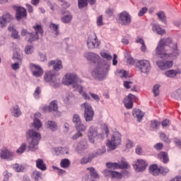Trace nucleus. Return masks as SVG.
<instances>
[{
  "label": "nucleus",
  "mask_w": 181,
  "mask_h": 181,
  "mask_svg": "<svg viewBox=\"0 0 181 181\" xmlns=\"http://www.w3.org/2000/svg\"><path fill=\"white\" fill-rule=\"evenodd\" d=\"M33 29L35 30V33H28V30L23 29L21 31L22 36H26V35H29V39L28 42L29 43H32V42H35V40H39V35L38 33H40V35H43V28H42V25H36L33 26Z\"/></svg>",
  "instance_id": "nucleus-1"
},
{
  "label": "nucleus",
  "mask_w": 181,
  "mask_h": 181,
  "mask_svg": "<svg viewBox=\"0 0 181 181\" xmlns=\"http://www.w3.org/2000/svg\"><path fill=\"white\" fill-rule=\"evenodd\" d=\"M26 134L27 138H32V141L29 145V148L30 151H36V149H37V145H39V141L42 138L40 134L33 130H28Z\"/></svg>",
  "instance_id": "nucleus-2"
},
{
  "label": "nucleus",
  "mask_w": 181,
  "mask_h": 181,
  "mask_svg": "<svg viewBox=\"0 0 181 181\" xmlns=\"http://www.w3.org/2000/svg\"><path fill=\"white\" fill-rule=\"evenodd\" d=\"M172 39L170 38H163L159 41V43L156 49V55L162 54L165 56V50H168L172 47Z\"/></svg>",
  "instance_id": "nucleus-3"
},
{
  "label": "nucleus",
  "mask_w": 181,
  "mask_h": 181,
  "mask_svg": "<svg viewBox=\"0 0 181 181\" xmlns=\"http://www.w3.org/2000/svg\"><path fill=\"white\" fill-rule=\"evenodd\" d=\"M173 46H174L173 48H170L164 51V55H162V54H157L156 56H157V57H160V59H168V57L176 59V57H179V54H180V51L177 49V43H174Z\"/></svg>",
  "instance_id": "nucleus-4"
},
{
  "label": "nucleus",
  "mask_w": 181,
  "mask_h": 181,
  "mask_svg": "<svg viewBox=\"0 0 181 181\" xmlns=\"http://www.w3.org/2000/svg\"><path fill=\"white\" fill-rule=\"evenodd\" d=\"M121 134L119 132H115L113 134L111 135L110 139L107 141L106 144V146L114 151L117 149V146L121 145Z\"/></svg>",
  "instance_id": "nucleus-5"
},
{
  "label": "nucleus",
  "mask_w": 181,
  "mask_h": 181,
  "mask_svg": "<svg viewBox=\"0 0 181 181\" xmlns=\"http://www.w3.org/2000/svg\"><path fill=\"white\" fill-rule=\"evenodd\" d=\"M136 67L139 69L141 73H146L148 74L151 71V62L146 59L139 60L136 62Z\"/></svg>",
  "instance_id": "nucleus-6"
},
{
  "label": "nucleus",
  "mask_w": 181,
  "mask_h": 181,
  "mask_svg": "<svg viewBox=\"0 0 181 181\" xmlns=\"http://www.w3.org/2000/svg\"><path fill=\"white\" fill-rule=\"evenodd\" d=\"M107 69L103 68L101 65H98V66L95 67L92 71V76L94 78H97L98 80H103V78H105V76H107Z\"/></svg>",
  "instance_id": "nucleus-7"
},
{
  "label": "nucleus",
  "mask_w": 181,
  "mask_h": 181,
  "mask_svg": "<svg viewBox=\"0 0 181 181\" xmlns=\"http://www.w3.org/2000/svg\"><path fill=\"white\" fill-rule=\"evenodd\" d=\"M107 168L109 169H128L129 168V165L127 161H125L124 158H122L118 163H106Z\"/></svg>",
  "instance_id": "nucleus-8"
},
{
  "label": "nucleus",
  "mask_w": 181,
  "mask_h": 181,
  "mask_svg": "<svg viewBox=\"0 0 181 181\" xmlns=\"http://www.w3.org/2000/svg\"><path fill=\"white\" fill-rule=\"evenodd\" d=\"M82 108H85V119L86 122L90 121H93V117H94V111L93 110V107H91V105L88 103H85L81 105Z\"/></svg>",
  "instance_id": "nucleus-9"
},
{
  "label": "nucleus",
  "mask_w": 181,
  "mask_h": 181,
  "mask_svg": "<svg viewBox=\"0 0 181 181\" xmlns=\"http://www.w3.org/2000/svg\"><path fill=\"white\" fill-rule=\"evenodd\" d=\"M119 23L120 25H123L124 26H128V25H131L132 17L131 15L129 14L127 11H123L119 15Z\"/></svg>",
  "instance_id": "nucleus-10"
},
{
  "label": "nucleus",
  "mask_w": 181,
  "mask_h": 181,
  "mask_svg": "<svg viewBox=\"0 0 181 181\" xmlns=\"http://www.w3.org/2000/svg\"><path fill=\"white\" fill-rule=\"evenodd\" d=\"M98 136H100V134L98 133V128L91 126L88 129V137L91 142V144H95V138Z\"/></svg>",
  "instance_id": "nucleus-11"
},
{
  "label": "nucleus",
  "mask_w": 181,
  "mask_h": 181,
  "mask_svg": "<svg viewBox=\"0 0 181 181\" xmlns=\"http://www.w3.org/2000/svg\"><path fill=\"white\" fill-rule=\"evenodd\" d=\"M100 41H98L95 33H92L89 35L87 41L88 47L89 49H95L100 46Z\"/></svg>",
  "instance_id": "nucleus-12"
},
{
  "label": "nucleus",
  "mask_w": 181,
  "mask_h": 181,
  "mask_svg": "<svg viewBox=\"0 0 181 181\" xmlns=\"http://www.w3.org/2000/svg\"><path fill=\"white\" fill-rule=\"evenodd\" d=\"M76 80H77V75L75 74H67L65 75V78L63 79V83L66 86H70V84H73V86L76 83Z\"/></svg>",
  "instance_id": "nucleus-13"
},
{
  "label": "nucleus",
  "mask_w": 181,
  "mask_h": 181,
  "mask_svg": "<svg viewBox=\"0 0 181 181\" xmlns=\"http://www.w3.org/2000/svg\"><path fill=\"white\" fill-rule=\"evenodd\" d=\"M134 101H136L138 100V98H136V96H135L134 95H132L131 93H129L127 96V98H125L124 100V105L126 107V108H127L128 110L132 108V107H134Z\"/></svg>",
  "instance_id": "nucleus-14"
},
{
  "label": "nucleus",
  "mask_w": 181,
  "mask_h": 181,
  "mask_svg": "<svg viewBox=\"0 0 181 181\" xmlns=\"http://www.w3.org/2000/svg\"><path fill=\"white\" fill-rule=\"evenodd\" d=\"M12 21H13V16L8 13H6L1 17H0V26L4 28L6 26L7 23L12 22Z\"/></svg>",
  "instance_id": "nucleus-15"
},
{
  "label": "nucleus",
  "mask_w": 181,
  "mask_h": 181,
  "mask_svg": "<svg viewBox=\"0 0 181 181\" xmlns=\"http://www.w3.org/2000/svg\"><path fill=\"white\" fill-rule=\"evenodd\" d=\"M148 166V164L145 160H137V162L134 165V168L136 170V172H144L145 169H146V167Z\"/></svg>",
  "instance_id": "nucleus-16"
},
{
  "label": "nucleus",
  "mask_w": 181,
  "mask_h": 181,
  "mask_svg": "<svg viewBox=\"0 0 181 181\" xmlns=\"http://www.w3.org/2000/svg\"><path fill=\"white\" fill-rule=\"evenodd\" d=\"M51 66H53V69L56 71H59V70H62V69H63V64L62 63V61L59 59L52 60L49 62L48 66L51 67Z\"/></svg>",
  "instance_id": "nucleus-17"
},
{
  "label": "nucleus",
  "mask_w": 181,
  "mask_h": 181,
  "mask_svg": "<svg viewBox=\"0 0 181 181\" xmlns=\"http://www.w3.org/2000/svg\"><path fill=\"white\" fill-rule=\"evenodd\" d=\"M156 64L160 70H167V69H170L173 66V62L172 61H157Z\"/></svg>",
  "instance_id": "nucleus-18"
},
{
  "label": "nucleus",
  "mask_w": 181,
  "mask_h": 181,
  "mask_svg": "<svg viewBox=\"0 0 181 181\" xmlns=\"http://www.w3.org/2000/svg\"><path fill=\"white\" fill-rule=\"evenodd\" d=\"M31 70L34 77H41V76H43V69L39 65L33 64Z\"/></svg>",
  "instance_id": "nucleus-19"
},
{
  "label": "nucleus",
  "mask_w": 181,
  "mask_h": 181,
  "mask_svg": "<svg viewBox=\"0 0 181 181\" xmlns=\"http://www.w3.org/2000/svg\"><path fill=\"white\" fill-rule=\"evenodd\" d=\"M84 56L87 60L93 62V63H98L100 60V55L93 52H86Z\"/></svg>",
  "instance_id": "nucleus-20"
},
{
  "label": "nucleus",
  "mask_w": 181,
  "mask_h": 181,
  "mask_svg": "<svg viewBox=\"0 0 181 181\" xmlns=\"http://www.w3.org/2000/svg\"><path fill=\"white\" fill-rule=\"evenodd\" d=\"M0 156L1 159H12L13 158V153L6 148H3L1 151Z\"/></svg>",
  "instance_id": "nucleus-21"
},
{
  "label": "nucleus",
  "mask_w": 181,
  "mask_h": 181,
  "mask_svg": "<svg viewBox=\"0 0 181 181\" xmlns=\"http://www.w3.org/2000/svg\"><path fill=\"white\" fill-rule=\"evenodd\" d=\"M74 90L78 91L79 94L83 97L85 100H90V96L83 90V86L78 84H74Z\"/></svg>",
  "instance_id": "nucleus-22"
},
{
  "label": "nucleus",
  "mask_w": 181,
  "mask_h": 181,
  "mask_svg": "<svg viewBox=\"0 0 181 181\" xmlns=\"http://www.w3.org/2000/svg\"><path fill=\"white\" fill-rule=\"evenodd\" d=\"M26 16H27L26 8L23 7H18L16 9V18L18 21L23 19V18H26Z\"/></svg>",
  "instance_id": "nucleus-23"
},
{
  "label": "nucleus",
  "mask_w": 181,
  "mask_h": 181,
  "mask_svg": "<svg viewBox=\"0 0 181 181\" xmlns=\"http://www.w3.org/2000/svg\"><path fill=\"white\" fill-rule=\"evenodd\" d=\"M103 173L105 176H111V177H115L116 179H121L122 177V174L117 172V171H111L109 170H105Z\"/></svg>",
  "instance_id": "nucleus-24"
},
{
  "label": "nucleus",
  "mask_w": 181,
  "mask_h": 181,
  "mask_svg": "<svg viewBox=\"0 0 181 181\" xmlns=\"http://www.w3.org/2000/svg\"><path fill=\"white\" fill-rule=\"evenodd\" d=\"M57 107V101L53 100L49 103V107H43V110L45 112H47L49 111V112H52V111H57L58 110Z\"/></svg>",
  "instance_id": "nucleus-25"
},
{
  "label": "nucleus",
  "mask_w": 181,
  "mask_h": 181,
  "mask_svg": "<svg viewBox=\"0 0 181 181\" xmlns=\"http://www.w3.org/2000/svg\"><path fill=\"white\" fill-rule=\"evenodd\" d=\"M23 59V57L22 56V51H14L13 60L14 62H17L18 63L22 64V60Z\"/></svg>",
  "instance_id": "nucleus-26"
},
{
  "label": "nucleus",
  "mask_w": 181,
  "mask_h": 181,
  "mask_svg": "<svg viewBox=\"0 0 181 181\" xmlns=\"http://www.w3.org/2000/svg\"><path fill=\"white\" fill-rule=\"evenodd\" d=\"M181 71L179 69H176V70H168L166 71L165 72V75L166 76V77H169L170 78H175V77L177 76V74H180Z\"/></svg>",
  "instance_id": "nucleus-27"
},
{
  "label": "nucleus",
  "mask_w": 181,
  "mask_h": 181,
  "mask_svg": "<svg viewBox=\"0 0 181 181\" xmlns=\"http://www.w3.org/2000/svg\"><path fill=\"white\" fill-rule=\"evenodd\" d=\"M40 117V113H35V119L33 121V127L35 129H39L42 128V122L40 120L37 119Z\"/></svg>",
  "instance_id": "nucleus-28"
},
{
  "label": "nucleus",
  "mask_w": 181,
  "mask_h": 181,
  "mask_svg": "<svg viewBox=\"0 0 181 181\" xmlns=\"http://www.w3.org/2000/svg\"><path fill=\"white\" fill-rule=\"evenodd\" d=\"M149 172L153 176H158L160 173V168H158L156 165H152L149 167Z\"/></svg>",
  "instance_id": "nucleus-29"
},
{
  "label": "nucleus",
  "mask_w": 181,
  "mask_h": 181,
  "mask_svg": "<svg viewBox=\"0 0 181 181\" xmlns=\"http://www.w3.org/2000/svg\"><path fill=\"white\" fill-rule=\"evenodd\" d=\"M8 32H11V37H13V39H21V36L19 35V33L18 32V30H16V29H15V28H13V26L10 25L8 27Z\"/></svg>",
  "instance_id": "nucleus-30"
},
{
  "label": "nucleus",
  "mask_w": 181,
  "mask_h": 181,
  "mask_svg": "<svg viewBox=\"0 0 181 181\" xmlns=\"http://www.w3.org/2000/svg\"><path fill=\"white\" fill-rule=\"evenodd\" d=\"M158 159H160L163 162V163H168L169 162V156L168 153L165 151H161L158 154Z\"/></svg>",
  "instance_id": "nucleus-31"
},
{
  "label": "nucleus",
  "mask_w": 181,
  "mask_h": 181,
  "mask_svg": "<svg viewBox=\"0 0 181 181\" xmlns=\"http://www.w3.org/2000/svg\"><path fill=\"white\" fill-rule=\"evenodd\" d=\"M132 114L134 117L137 118L139 122H141L144 117V112H142L139 109H134Z\"/></svg>",
  "instance_id": "nucleus-32"
},
{
  "label": "nucleus",
  "mask_w": 181,
  "mask_h": 181,
  "mask_svg": "<svg viewBox=\"0 0 181 181\" xmlns=\"http://www.w3.org/2000/svg\"><path fill=\"white\" fill-rule=\"evenodd\" d=\"M152 29L153 32H156L158 35H165V33H166V31L163 30L158 24H153Z\"/></svg>",
  "instance_id": "nucleus-33"
},
{
  "label": "nucleus",
  "mask_w": 181,
  "mask_h": 181,
  "mask_svg": "<svg viewBox=\"0 0 181 181\" xmlns=\"http://www.w3.org/2000/svg\"><path fill=\"white\" fill-rule=\"evenodd\" d=\"M35 162L38 169H40V170H46V164H45L43 160L38 158Z\"/></svg>",
  "instance_id": "nucleus-34"
},
{
  "label": "nucleus",
  "mask_w": 181,
  "mask_h": 181,
  "mask_svg": "<svg viewBox=\"0 0 181 181\" xmlns=\"http://www.w3.org/2000/svg\"><path fill=\"white\" fill-rule=\"evenodd\" d=\"M53 77H54V74H53V71H47L44 76V80L49 82L53 80Z\"/></svg>",
  "instance_id": "nucleus-35"
},
{
  "label": "nucleus",
  "mask_w": 181,
  "mask_h": 181,
  "mask_svg": "<svg viewBox=\"0 0 181 181\" xmlns=\"http://www.w3.org/2000/svg\"><path fill=\"white\" fill-rule=\"evenodd\" d=\"M107 150L105 149V146H103L101 148H98L95 153H92L93 158H95L97 156H100V155H103L105 153Z\"/></svg>",
  "instance_id": "nucleus-36"
},
{
  "label": "nucleus",
  "mask_w": 181,
  "mask_h": 181,
  "mask_svg": "<svg viewBox=\"0 0 181 181\" xmlns=\"http://www.w3.org/2000/svg\"><path fill=\"white\" fill-rule=\"evenodd\" d=\"M47 128L51 131H57V124L56 122L53 121H48L47 123Z\"/></svg>",
  "instance_id": "nucleus-37"
},
{
  "label": "nucleus",
  "mask_w": 181,
  "mask_h": 181,
  "mask_svg": "<svg viewBox=\"0 0 181 181\" xmlns=\"http://www.w3.org/2000/svg\"><path fill=\"white\" fill-rule=\"evenodd\" d=\"M60 165L64 169H67L70 166V160L65 158L61 160Z\"/></svg>",
  "instance_id": "nucleus-38"
},
{
  "label": "nucleus",
  "mask_w": 181,
  "mask_h": 181,
  "mask_svg": "<svg viewBox=\"0 0 181 181\" xmlns=\"http://www.w3.org/2000/svg\"><path fill=\"white\" fill-rule=\"evenodd\" d=\"M171 96L173 98H176V100H181V88L177 89V90L174 91Z\"/></svg>",
  "instance_id": "nucleus-39"
},
{
  "label": "nucleus",
  "mask_w": 181,
  "mask_h": 181,
  "mask_svg": "<svg viewBox=\"0 0 181 181\" xmlns=\"http://www.w3.org/2000/svg\"><path fill=\"white\" fill-rule=\"evenodd\" d=\"M159 88H160V86L159 84H156L153 86L152 90H153L154 97L159 96V93H160Z\"/></svg>",
  "instance_id": "nucleus-40"
},
{
  "label": "nucleus",
  "mask_w": 181,
  "mask_h": 181,
  "mask_svg": "<svg viewBox=\"0 0 181 181\" xmlns=\"http://www.w3.org/2000/svg\"><path fill=\"white\" fill-rule=\"evenodd\" d=\"M88 5L87 0H78V6L80 9L86 8Z\"/></svg>",
  "instance_id": "nucleus-41"
},
{
  "label": "nucleus",
  "mask_w": 181,
  "mask_h": 181,
  "mask_svg": "<svg viewBox=\"0 0 181 181\" xmlns=\"http://www.w3.org/2000/svg\"><path fill=\"white\" fill-rule=\"evenodd\" d=\"M93 158L92 154H90L89 157H83L81 160V165H86V163H88V162H91V160H93Z\"/></svg>",
  "instance_id": "nucleus-42"
},
{
  "label": "nucleus",
  "mask_w": 181,
  "mask_h": 181,
  "mask_svg": "<svg viewBox=\"0 0 181 181\" xmlns=\"http://www.w3.org/2000/svg\"><path fill=\"white\" fill-rule=\"evenodd\" d=\"M71 19H73V17L71 16V15L69 14L62 17L61 18V21L62 22H63V23H69L71 22Z\"/></svg>",
  "instance_id": "nucleus-43"
},
{
  "label": "nucleus",
  "mask_w": 181,
  "mask_h": 181,
  "mask_svg": "<svg viewBox=\"0 0 181 181\" xmlns=\"http://www.w3.org/2000/svg\"><path fill=\"white\" fill-rule=\"evenodd\" d=\"M77 131L79 132H84V131H86L87 129V127L84 124H83L82 122H81L79 124H76V126H75Z\"/></svg>",
  "instance_id": "nucleus-44"
},
{
  "label": "nucleus",
  "mask_w": 181,
  "mask_h": 181,
  "mask_svg": "<svg viewBox=\"0 0 181 181\" xmlns=\"http://www.w3.org/2000/svg\"><path fill=\"white\" fill-rule=\"evenodd\" d=\"M87 148V143L86 141H80L78 144L77 149L78 151H84Z\"/></svg>",
  "instance_id": "nucleus-45"
},
{
  "label": "nucleus",
  "mask_w": 181,
  "mask_h": 181,
  "mask_svg": "<svg viewBox=\"0 0 181 181\" xmlns=\"http://www.w3.org/2000/svg\"><path fill=\"white\" fill-rule=\"evenodd\" d=\"M87 170L90 171V175L92 176V177H94L95 179L98 178V173H97L95 169L93 168H88Z\"/></svg>",
  "instance_id": "nucleus-46"
},
{
  "label": "nucleus",
  "mask_w": 181,
  "mask_h": 181,
  "mask_svg": "<svg viewBox=\"0 0 181 181\" xmlns=\"http://www.w3.org/2000/svg\"><path fill=\"white\" fill-rule=\"evenodd\" d=\"M157 16L158 17V19L161 21V22H166V16H165V13L163 11H160L156 13Z\"/></svg>",
  "instance_id": "nucleus-47"
},
{
  "label": "nucleus",
  "mask_w": 181,
  "mask_h": 181,
  "mask_svg": "<svg viewBox=\"0 0 181 181\" xmlns=\"http://www.w3.org/2000/svg\"><path fill=\"white\" fill-rule=\"evenodd\" d=\"M35 50V48L32 45H27L25 48V54H32Z\"/></svg>",
  "instance_id": "nucleus-48"
},
{
  "label": "nucleus",
  "mask_w": 181,
  "mask_h": 181,
  "mask_svg": "<svg viewBox=\"0 0 181 181\" xmlns=\"http://www.w3.org/2000/svg\"><path fill=\"white\" fill-rule=\"evenodd\" d=\"M73 122L75 124V127L76 125H80L81 122V119H80V116L78 115H74L73 117Z\"/></svg>",
  "instance_id": "nucleus-49"
},
{
  "label": "nucleus",
  "mask_w": 181,
  "mask_h": 181,
  "mask_svg": "<svg viewBox=\"0 0 181 181\" xmlns=\"http://www.w3.org/2000/svg\"><path fill=\"white\" fill-rule=\"evenodd\" d=\"M13 114H14V117H19L21 115V109H19V106L16 105L13 107Z\"/></svg>",
  "instance_id": "nucleus-50"
},
{
  "label": "nucleus",
  "mask_w": 181,
  "mask_h": 181,
  "mask_svg": "<svg viewBox=\"0 0 181 181\" xmlns=\"http://www.w3.org/2000/svg\"><path fill=\"white\" fill-rule=\"evenodd\" d=\"M13 169L16 170V172H23V166L21 165H19L18 163H16L13 165Z\"/></svg>",
  "instance_id": "nucleus-51"
},
{
  "label": "nucleus",
  "mask_w": 181,
  "mask_h": 181,
  "mask_svg": "<svg viewBox=\"0 0 181 181\" xmlns=\"http://www.w3.org/2000/svg\"><path fill=\"white\" fill-rule=\"evenodd\" d=\"M42 177V173L37 170H35L33 173V177L35 180H39Z\"/></svg>",
  "instance_id": "nucleus-52"
},
{
  "label": "nucleus",
  "mask_w": 181,
  "mask_h": 181,
  "mask_svg": "<svg viewBox=\"0 0 181 181\" xmlns=\"http://www.w3.org/2000/svg\"><path fill=\"white\" fill-rule=\"evenodd\" d=\"M100 56L103 58V59H106V60H112V57L111 56V54L107 53V52H100Z\"/></svg>",
  "instance_id": "nucleus-53"
},
{
  "label": "nucleus",
  "mask_w": 181,
  "mask_h": 181,
  "mask_svg": "<svg viewBox=\"0 0 181 181\" xmlns=\"http://www.w3.org/2000/svg\"><path fill=\"white\" fill-rule=\"evenodd\" d=\"M49 28L52 30H54V32H56L57 35H59V25H57L53 23H51L49 24Z\"/></svg>",
  "instance_id": "nucleus-54"
},
{
  "label": "nucleus",
  "mask_w": 181,
  "mask_h": 181,
  "mask_svg": "<svg viewBox=\"0 0 181 181\" xmlns=\"http://www.w3.org/2000/svg\"><path fill=\"white\" fill-rule=\"evenodd\" d=\"M25 151H26V144L23 143L16 152L17 153H23Z\"/></svg>",
  "instance_id": "nucleus-55"
},
{
  "label": "nucleus",
  "mask_w": 181,
  "mask_h": 181,
  "mask_svg": "<svg viewBox=\"0 0 181 181\" xmlns=\"http://www.w3.org/2000/svg\"><path fill=\"white\" fill-rule=\"evenodd\" d=\"M133 85H134V83H132V81H124V87H125V88H127V90H129V88H132Z\"/></svg>",
  "instance_id": "nucleus-56"
},
{
  "label": "nucleus",
  "mask_w": 181,
  "mask_h": 181,
  "mask_svg": "<svg viewBox=\"0 0 181 181\" xmlns=\"http://www.w3.org/2000/svg\"><path fill=\"white\" fill-rule=\"evenodd\" d=\"M160 125V123H159V122L154 120L151 123V128H153V129H156V128H159Z\"/></svg>",
  "instance_id": "nucleus-57"
},
{
  "label": "nucleus",
  "mask_w": 181,
  "mask_h": 181,
  "mask_svg": "<svg viewBox=\"0 0 181 181\" xmlns=\"http://www.w3.org/2000/svg\"><path fill=\"white\" fill-rule=\"evenodd\" d=\"M160 138L162 139V141H164L165 142L169 143L170 142V140H169V138L167 136L165 133H160Z\"/></svg>",
  "instance_id": "nucleus-58"
},
{
  "label": "nucleus",
  "mask_w": 181,
  "mask_h": 181,
  "mask_svg": "<svg viewBox=\"0 0 181 181\" xmlns=\"http://www.w3.org/2000/svg\"><path fill=\"white\" fill-rule=\"evenodd\" d=\"M119 77L122 78H127L128 77V72L127 71L120 70L119 71Z\"/></svg>",
  "instance_id": "nucleus-59"
},
{
  "label": "nucleus",
  "mask_w": 181,
  "mask_h": 181,
  "mask_svg": "<svg viewBox=\"0 0 181 181\" xmlns=\"http://www.w3.org/2000/svg\"><path fill=\"white\" fill-rule=\"evenodd\" d=\"M59 2H61V5L64 9H67L70 6V4L67 3L66 1H64V0H58Z\"/></svg>",
  "instance_id": "nucleus-60"
},
{
  "label": "nucleus",
  "mask_w": 181,
  "mask_h": 181,
  "mask_svg": "<svg viewBox=\"0 0 181 181\" xmlns=\"http://www.w3.org/2000/svg\"><path fill=\"white\" fill-rule=\"evenodd\" d=\"M21 64H22L16 62V63L11 64V69H13V70H19Z\"/></svg>",
  "instance_id": "nucleus-61"
},
{
  "label": "nucleus",
  "mask_w": 181,
  "mask_h": 181,
  "mask_svg": "<svg viewBox=\"0 0 181 181\" xmlns=\"http://www.w3.org/2000/svg\"><path fill=\"white\" fill-rule=\"evenodd\" d=\"M146 12H148V8L146 7H143L139 12L138 15L139 16H144V15H145V13H146Z\"/></svg>",
  "instance_id": "nucleus-62"
},
{
  "label": "nucleus",
  "mask_w": 181,
  "mask_h": 181,
  "mask_svg": "<svg viewBox=\"0 0 181 181\" xmlns=\"http://www.w3.org/2000/svg\"><path fill=\"white\" fill-rule=\"evenodd\" d=\"M41 90H40V87H37L35 89V91L34 93V97L35 98H39V94H40Z\"/></svg>",
  "instance_id": "nucleus-63"
},
{
  "label": "nucleus",
  "mask_w": 181,
  "mask_h": 181,
  "mask_svg": "<svg viewBox=\"0 0 181 181\" xmlns=\"http://www.w3.org/2000/svg\"><path fill=\"white\" fill-rule=\"evenodd\" d=\"M54 151L56 155H60V153H63V148L62 147H57L54 148Z\"/></svg>",
  "instance_id": "nucleus-64"
}]
</instances>
